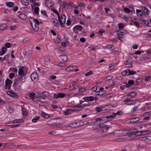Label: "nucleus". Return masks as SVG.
Listing matches in <instances>:
<instances>
[{
    "instance_id": "obj_1",
    "label": "nucleus",
    "mask_w": 151,
    "mask_h": 151,
    "mask_svg": "<svg viewBox=\"0 0 151 151\" xmlns=\"http://www.w3.org/2000/svg\"><path fill=\"white\" fill-rule=\"evenodd\" d=\"M27 96L34 101L36 100L42 102L43 101L42 100H44L45 98V96H41L39 95H27Z\"/></svg>"
},
{
    "instance_id": "obj_2",
    "label": "nucleus",
    "mask_w": 151,
    "mask_h": 151,
    "mask_svg": "<svg viewBox=\"0 0 151 151\" xmlns=\"http://www.w3.org/2000/svg\"><path fill=\"white\" fill-rule=\"evenodd\" d=\"M58 17L60 24L61 26L63 27V25L65 24V22L66 16L63 14H61L60 16V15L58 16Z\"/></svg>"
},
{
    "instance_id": "obj_3",
    "label": "nucleus",
    "mask_w": 151,
    "mask_h": 151,
    "mask_svg": "<svg viewBox=\"0 0 151 151\" xmlns=\"http://www.w3.org/2000/svg\"><path fill=\"white\" fill-rule=\"evenodd\" d=\"M12 83V81L8 78L6 79L5 81V87L6 89H9L11 86V84Z\"/></svg>"
},
{
    "instance_id": "obj_4",
    "label": "nucleus",
    "mask_w": 151,
    "mask_h": 151,
    "mask_svg": "<svg viewBox=\"0 0 151 151\" xmlns=\"http://www.w3.org/2000/svg\"><path fill=\"white\" fill-rule=\"evenodd\" d=\"M21 80L16 79L14 81L13 86L19 88L21 87Z\"/></svg>"
},
{
    "instance_id": "obj_5",
    "label": "nucleus",
    "mask_w": 151,
    "mask_h": 151,
    "mask_svg": "<svg viewBox=\"0 0 151 151\" xmlns=\"http://www.w3.org/2000/svg\"><path fill=\"white\" fill-rule=\"evenodd\" d=\"M30 78L33 81H37L38 78L37 73L36 72L32 73L30 75Z\"/></svg>"
},
{
    "instance_id": "obj_6",
    "label": "nucleus",
    "mask_w": 151,
    "mask_h": 151,
    "mask_svg": "<svg viewBox=\"0 0 151 151\" xmlns=\"http://www.w3.org/2000/svg\"><path fill=\"white\" fill-rule=\"evenodd\" d=\"M76 111H79L76 109L70 108L67 109L65 111L64 114L65 115H68L70 114L71 113Z\"/></svg>"
},
{
    "instance_id": "obj_7",
    "label": "nucleus",
    "mask_w": 151,
    "mask_h": 151,
    "mask_svg": "<svg viewBox=\"0 0 151 151\" xmlns=\"http://www.w3.org/2000/svg\"><path fill=\"white\" fill-rule=\"evenodd\" d=\"M29 21L33 30L35 32H38L39 31V28L38 27L36 28V25L35 24L34 21L31 22L30 21Z\"/></svg>"
},
{
    "instance_id": "obj_8",
    "label": "nucleus",
    "mask_w": 151,
    "mask_h": 151,
    "mask_svg": "<svg viewBox=\"0 0 151 151\" xmlns=\"http://www.w3.org/2000/svg\"><path fill=\"white\" fill-rule=\"evenodd\" d=\"M29 21H30L31 22L34 21L35 24L36 25V28H39L38 26L40 24V23L37 19H35L34 18L31 17L29 19Z\"/></svg>"
},
{
    "instance_id": "obj_9",
    "label": "nucleus",
    "mask_w": 151,
    "mask_h": 151,
    "mask_svg": "<svg viewBox=\"0 0 151 151\" xmlns=\"http://www.w3.org/2000/svg\"><path fill=\"white\" fill-rule=\"evenodd\" d=\"M124 64L126 67L130 68L132 67V62L127 59L125 61Z\"/></svg>"
},
{
    "instance_id": "obj_10",
    "label": "nucleus",
    "mask_w": 151,
    "mask_h": 151,
    "mask_svg": "<svg viewBox=\"0 0 151 151\" xmlns=\"http://www.w3.org/2000/svg\"><path fill=\"white\" fill-rule=\"evenodd\" d=\"M136 14L137 16L138 17H143V16H144L145 14L141 10L137 9Z\"/></svg>"
},
{
    "instance_id": "obj_11",
    "label": "nucleus",
    "mask_w": 151,
    "mask_h": 151,
    "mask_svg": "<svg viewBox=\"0 0 151 151\" xmlns=\"http://www.w3.org/2000/svg\"><path fill=\"white\" fill-rule=\"evenodd\" d=\"M23 67H21L19 69L18 71V73L19 75L21 76H25L26 73L24 74V71L23 68Z\"/></svg>"
},
{
    "instance_id": "obj_12",
    "label": "nucleus",
    "mask_w": 151,
    "mask_h": 151,
    "mask_svg": "<svg viewBox=\"0 0 151 151\" xmlns=\"http://www.w3.org/2000/svg\"><path fill=\"white\" fill-rule=\"evenodd\" d=\"M83 27L81 25H77L75 26L73 28V30L74 32L76 30H78L80 31H81L83 29Z\"/></svg>"
},
{
    "instance_id": "obj_13",
    "label": "nucleus",
    "mask_w": 151,
    "mask_h": 151,
    "mask_svg": "<svg viewBox=\"0 0 151 151\" xmlns=\"http://www.w3.org/2000/svg\"><path fill=\"white\" fill-rule=\"evenodd\" d=\"M130 122L131 123H135L139 120V117H134L130 119Z\"/></svg>"
},
{
    "instance_id": "obj_14",
    "label": "nucleus",
    "mask_w": 151,
    "mask_h": 151,
    "mask_svg": "<svg viewBox=\"0 0 151 151\" xmlns=\"http://www.w3.org/2000/svg\"><path fill=\"white\" fill-rule=\"evenodd\" d=\"M19 17L20 19L22 20L25 19L27 18V16L24 13L20 14L19 15Z\"/></svg>"
},
{
    "instance_id": "obj_15",
    "label": "nucleus",
    "mask_w": 151,
    "mask_h": 151,
    "mask_svg": "<svg viewBox=\"0 0 151 151\" xmlns=\"http://www.w3.org/2000/svg\"><path fill=\"white\" fill-rule=\"evenodd\" d=\"M94 97L92 96L85 97L83 98V99L84 101H92L94 100Z\"/></svg>"
},
{
    "instance_id": "obj_16",
    "label": "nucleus",
    "mask_w": 151,
    "mask_h": 151,
    "mask_svg": "<svg viewBox=\"0 0 151 151\" xmlns=\"http://www.w3.org/2000/svg\"><path fill=\"white\" fill-rule=\"evenodd\" d=\"M141 9L142 11L147 14H149V10L147 8L144 6H142Z\"/></svg>"
},
{
    "instance_id": "obj_17",
    "label": "nucleus",
    "mask_w": 151,
    "mask_h": 151,
    "mask_svg": "<svg viewBox=\"0 0 151 151\" xmlns=\"http://www.w3.org/2000/svg\"><path fill=\"white\" fill-rule=\"evenodd\" d=\"M60 58L62 60L65 62L68 61V58L66 55H60Z\"/></svg>"
},
{
    "instance_id": "obj_18",
    "label": "nucleus",
    "mask_w": 151,
    "mask_h": 151,
    "mask_svg": "<svg viewBox=\"0 0 151 151\" xmlns=\"http://www.w3.org/2000/svg\"><path fill=\"white\" fill-rule=\"evenodd\" d=\"M116 116V115H115V113H113L112 115H111L109 116H106L105 118L108 120H111L112 119L114 118Z\"/></svg>"
},
{
    "instance_id": "obj_19",
    "label": "nucleus",
    "mask_w": 151,
    "mask_h": 151,
    "mask_svg": "<svg viewBox=\"0 0 151 151\" xmlns=\"http://www.w3.org/2000/svg\"><path fill=\"white\" fill-rule=\"evenodd\" d=\"M7 49L5 47H3L1 49V52H0V55H4L6 52Z\"/></svg>"
},
{
    "instance_id": "obj_20",
    "label": "nucleus",
    "mask_w": 151,
    "mask_h": 151,
    "mask_svg": "<svg viewBox=\"0 0 151 151\" xmlns=\"http://www.w3.org/2000/svg\"><path fill=\"white\" fill-rule=\"evenodd\" d=\"M94 124L96 125L101 124L100 120V117H98L96 118V121L94 122Z\"/></svg>"
},
{
    "instance_id": "obj_21",
    "label": "nucleus",
    "mask_w": 151,
    "mask_h": 151,
    "mask_svg": "<svg viewBox=\"0 0 151 151\" xmlns=\"http://www.w3.org/2000/svg\"><path fill=\"white\" fill-rule=\"evenodd\" d=\"M5 4L7 6L10 7H13L14 5V3L11 2H6Z\"/></svg>"
},
{
    "instance_id": "obj_22",
    "label": "nucleus",
    "mask_w": 151,
    "mask_h": 151,
    "mask_svg": "<svg viewBox=\"0 0 151 151\" xmlns=\"http://www.w3.org/2000/svg\"><path fill=\"white\" fill-rule=\"evenodd\" d=\"M53 23L57 27H58L59 26V24L57 20L55 18H53L52 19Z\"/></svg>"
},
{
    "instance_id": "obj_23",
    "label": "nucleus",
    "mask_w": 151,
    "mask_h": 151,
    "mask_svg": "<svg viewBox=\"0 0 151 151\" xmlns=\"http://www.w3.org/2000/svg\"><path fill=\"white\" fill-rule=\"evenodd\" d=\"M22 3L25 6H27L29 5V2L28 0H22Z\"/></svg>"
},
{
    "instance_id": "obj_24",
    "label": "nucleus",
    "mask_w": 151,
    "mask_h": 151,
    "mask_svg": "<svg viewBox=\"0 0 151 151\" xmlns=\"http://www.w3.org/2000/svg\"><path fill=\"white\" fill-rule=\"evenodd\" d=\"M75 67L74 66H70L67 68L66 70L67 71H73L74 70V68H73Z\"/></svg>"
},
{
    "instance_id": "obj_25",
    "label": "nucleus",
    "mask_w": 151,
    "mask_h": 151,
    "mask_svg": "<svg viewBox=\"0 0 151 151\" xmlns=\"http://www.w3.org/2000/svg\"><path fill=\"white\" fill-rule=\"evenodd\" d=\"M5 145L7 147H9L11 148H14L16 147V145L13 144H10L6 143L5 144Z\"/></svg>"
},
{
    "instance_id": "obj_26",
    "label": "nucleus",
    "mask_w": 151,
    "mask_h": 151,
    "mask_svg": "<svg viewBox=\"0 0 151 151\" xmlns=\"http://www.w3.org/2000/svg\"><path fill=\"white\" fill-rule=\"evenodd\" d=\"M127 31L124 29H120L118 32V33L122 35H124L127 33Z\"/></svg>"
},
{
    "instance_id": "obj_27",
    "label": "nucleus",
    "mask_w": 151,
    "mask_h": 151,
    "mask_svg": "<svg viewBox=\"0 0 151 151\" xmlns=\"http://www.w3.org/2000/svg\"><path fill=\"white\" fill-rule=\"evenodd\" d=\"M127 71L128 72V74H127V76H129L131 75H133L136 72L134 71L131 70L129 69H127Z\"/></svg>"
},
{
    "instance_id": "obj_28",
    "label": "nucleus",
    "mask_w": 151,
    "mask_h": 151,
    "mask_svg": "<svg viewBox=\"0 0 151 151\" xmlns=\"http://www.w3.org/2000/svg\"><path fill=\"white\" fill-rule=\"evenodd\" d=\"M41 115L42 117L45 118H47L50 116V115L47 114L44 112H42L41 113Z\"/></svg>"
},
{
    "instance_id": "obj_29",
    "label": "nucleus",
    "mask_w": 151,
    "mask_h": 151,
    "mask_svg": "<svg viewBox=\"0 0 151 151\" xmlns=\"http://www.w3.org/2000/svg\"><path fill=\"white\" fill-rule=\"evenodd\" d=\"M105 48L107 49L111 50H113L115 48L114 47L113 45H106L105 46Z\"/></svg>"
},
{
    "instance_id": "obj_30",
    "label": "nucleus",
    "mask_w": 151,
    "mask_h": 151,
    "mask_svg": "<svg viewBox=\"0 0 151 151\" xmlns=\"http://www.w3.org/2000/svg\"><path fill=\"white\" fill-rule=\"evenodd\" d=\"M106 119V118H105V117H103L102 118H100V121H101V124L105 123L108 121H109V120H107V119Z\"/></svg>"
},
{
    "instance_id": "obj_31",
    "label": "nucleus",
    "mask_w": 151,
    "mask_h": 151,
    "mask_svg": "<svg viewBox=\"0 0 151 151\" xmlns=\"http://www.w3.org/2000/svg\"><path fill=\"white\" fill-rule=\"evenodd\" d=\"M6 25L5 24H2L0 25V30H3L6 29Z\"/></svg>"
},
{
    "instance_id": "obj_32",
    "label": "nucleus",
    "mask_w": 151,
    "mask_h": 151,
    "mask_svg": "<svg viewBox=\"0 0 151 151\" xmlns=\"http://www.w3.org/2000/svg\"><path fill=\"white\" fill-rule=\"evenodd\" d=\"M65 96V95H54V98L57 99L58 98H63Z\"/></svg>"
},
{
    "instance_id": "obj_33",
    "label": "nucleus",
    "mask_w": 151,
    "mask_h": 151,
    "mask_svg": "<svg viewBox=\"0 0 151 151\" xmlns=\"http://www.w3.org/2000/svg\"><path fill=\"white\" fill-rule=\"evenodd\" d=\"M86 101V103L83 104L81 106H80V107H81V108H83V106H87L90 105V104H89V102L87 101Z\"/></svg>"
},
{
    "instance_id": "obj_34",
    "label": "nucleus",
    "mask_w": 151,
    "mask_h": 151,
    "mask_svg": "<svg viewBox=\"0 0 151 151\" xmlns=\"http://www.w3.org/2000/svg\"><path fill=\"white\" fill-rule=\"evenodd\" d=\"M84 4H81L76 7V8L78 9V8L79 7L80 9L82 10L84 8Z\"/></svg>"
},
{
    "instance_id": "obj_35",
    "label": "nucleus",
    "mask_w": 151,
    "mask_h": 151,
    "mask_svg": "<svg viewBox=\"0 0 151 151\" xmlns=\"http://www.w3.org/2000/svg\"><path fill=\"white\" fill-rule=\"evenodd\" d=\"M40 118V116H37L35 117H34L32 120V121L33 123L36 122Z\"/></svg>"
},
{
    "instance_id": "obj_36",
    "label": "nucleus",
    "mask_w": 151,
    "mask_h": 151,
    "mask_svg": "<svg viewBox=\"0 0 151 151\" xmlns=\"http://www.w3.org/2000/svg\"><path fill=\"white\" fill-rule=\"evenodd\" d=\"M77 83V81H73L70 83V86H71L72 87H73V88H72V89H75L76 88V87L74 86V85Z\"/></svg>"
},
{
    "instance_id": "obj_37",
    "label": "nucleus",
    "mask_w": 151,
    "mask_h": 151,
    "mask_svg": "<svg viewBox=\"0 0 151 151\" xmlns=\"http://www.w3.org/2000/svg\"><path fill=\"white\" fill-rule=\"evenodd\" d=\"M129 87V86L127 84V83H126V85H124L123 86H121L120 87V88L121 90H124V88H126Z\"/></svg>"
},
{
    "instance_id": "obj_38",
    "label": "nucleus",
    "mask_w": 151,
    "mask_h": 151,
    "mask_svg": "<svg viewBox=\"0 0 151 151\" xmlns=\"http://www.w3.org/2000/svg\"><path fill=\"white\" fill-rule=\"evenodd\" d=\"M62 6L64 7L66 9H68L69 8L68 4H67L66 2H64L62 4Z\"/></svg>"
},
{
    "instance_id": "obj_39",
    "label": "nucleus",
    "mask_w": 151,
    "mask_h": 151,
    "mask_svg": "<svg viewBox=\"0 0 151 151\" xmlns=\"http://www.w3.org/2000/svg\"><path fill=\"white\" fill-rule=\"evenodd\" d=\"M143 135H146L149 134L151 132L149 130H143Z\"/></svg>"
},
{
    "instance_id": "obj_40",
    "label": "nucleus",
    "mask_w": 151,
    "mask_h": 151,
    "mask_svg": "<svg viewBox=\"0 0 151 151\" xmlns=\"http://www.w3.org/2000/svg\"><path fill=\"white\" fill-rule=\"evenodd\" d=\"M128 71H127V70H124V71H122L121 73V75L122 76H125L127 75V74H128Z\"/></svg>"
},
{
    "instance_id": "obj_41",
    "label": "nucleus",
    "mask_w": 151,
    "mask_h": 151,
    "mask_svg": "<svg viewBox=\"0 0 151 151\" xmlns=\"http://www.w3.org/2000/svg\"><path fill=\"white\" fill-rule=\"evenodd\" d=\"M109 127L106 125H105V127L101 130L102 133L106 132L108 129Z\"/></svg>"
},
{
    "instance_id": "obj_42",
    "label": "nucleus",
    "mask_w": 151,
    "mask_h": 151,
    "mask_svg": "<svg viewBox=\"0 0 151 151\" xmlns=\"http://www.w3.org/2000/svg\"><path fill=\"white\" fill-rule=\"evenodd\" d=\"M77 124H78L77 123H76V122L73 123H72L70 124L69 125V127H73V128L75 127H76V125Z\"/></svg>"
},
{
    "instance_id": "obj_43",
    "label": "nucleus",
    "mask_w": 151,
    "mask_h": 151,
    "mask_svg": "<svg viewBox=\"0 0 151 151\" xmlns=\"http://www.w3.org/2000/svg\"><path fill=\"white\" fill-rule=\"evenodd\" d=\"M147 139H149V138H147V137H139L138 139L141 140H144L145 141L147 140Z\"/></svg>"
},
{
    "instance_id": "obj_44",
    "label": "nucleus",
    "mask_w": 151,
    "mask_h": 151,
    "mask_svg": "<svg viewBox=\"0 0 151 151\" xmlns=\"http://www.w3.org/2000/svg\"><path fill=\"white\" fill-rule=\"evenodd\" d=\"M39 8V7H36L34 8V11L36 14H38Z\"/></svg>"
},
{
    "instance_id": "obj_45",
    "label": "nucleus",
    "mask_w": 151,
    "mask_h": 151,
    "mask_svg": "<svg viewBox=\"0 0 151 151\" xmlns=\"http://www.w3.org/2000/svg\"><path fill=\"white\" fill-rule=\"evenodd\" d=\"M112 77L111 76H109L105 77L104 80L106 81H108L112 79Z\"/></svg>"
},
{
    "instance_id": "obj_46",
    "label": "nucleus",
    "mask_w": 151,
    "mask_h": 151,
    "mask_svg": "<svg viewBox=\"0 0 151 151\" xmlns=\"http://www.w3.org/2000/svg\"><path fill=\"white\" fill-rule=\"evenodd\" d=\"M117 36L118 37V39L120 40L121 41H122L121 39L122 38H123L124 37L123 36V35H122L121 34H117Z\"/></svg>"
},
{
    "instance_id": "obj_47",
    "label": "nucleus",
    "mask_w": 151,
    "mask_h": 151,
    "mask_svg": "<svg viewBox=\"0 0 151 151\" xmlns=\"http://www.w3.org/2000/svg\"><path fill=\"white\" fill-rule=\"evenodd\" d=\"M123 114V112L121 110H119L117 111V112L115 113V115H121Z\"/></svg>"
},
{
    "instance_id": "obj_48",
    "label": "nucleus",
    "mask_w": 151,
    "mask_h": 151,
    "mask_svg": "<svg viewBox=\"0 0 151 151\" xmlns=\"http://www.w3.org/2000/svg\"><path fill=\"white\" fill-rule=\"evenodd\" d=\"M10 70L12 72H13L15 73H17L18 71V70L16 68H10Z\"/></svg>"
},
{
    "instance_id": "obj_49",
    "label": "nucleus",
    "mask_w": 151,
    "mask_h": 151,
    "mask_svg": "<svg viewBox=\"0 0 151 151\" xmlns=\"http://www.w3.org/2000/svg\"><path fill=\"white\" fill-rule=\"evenodd\" d=\"M10 54H7L4 57V58L2 59V61H3L4 60L7 59H8L9 57L10 56Z\"/></svg>"
},
{
    "instance_id": "obj_50",
    "label": "nucleus",
    "mask_w": 151,
    "mask_h": 151,
    "mask_svg": "<svg viewBox=\"0 0 151 151\" xmlns=\"http://www.w3.org/2000/svg\"><path fill=\"white\" fill-rule=\"evenodd\" d=\"M15 76V74L14 73H11L9 74V78L10 79H12L13 77Z\"/></svg>"
},
{
    "instance_id": "obj_51",
    "label": "nucleus",
    "mask_w": 151,
    "mask_h": 151,
    "mask_svg": "<svg viewBox=\"0 0 151 151\" xmlns=\"http://www.w3.org/2000/svg\"><path fill=\"white\" fill-rule=\"evenodd\" d=\"M51 9L54 12L57 14L58 15V16H59V15H60L58 13V12L57 10H55L53 7Z\"/></svg>"
},
{
    "instance_id": "obj_52",
    "label": "nucleus",
    "mask_w": 151,
    "mask_h": 151,
    "mask_svg": "<svg viewBox=\"0 0 151 151\" xmlns=\"http://www.w3.org/2000/svg\"><path fill=\"white\" fill-rule=\"evenodd\" d=\"M41 13L44 15L45 17H47V14L46 12L45 11L42 10L41 12Z\"/></svg>"
},
{
    "instance_id": "obj_53",
    "label": "nucleus",
    "mask_w": 151,
    "mask_h": 151,
    "mask_svg": "<svg viewBox=\"0 0 151 151\" xmlns=\"http://www.w3.org/2000/svg\"><path fill=\"white\" fill-rule=\"evenodd\" d=\"M137 132H130V134L131 136H135L137 135Z\"/></svg>"
},
{
    "instance_id": "obj_54",
    "label": "nucleus",
    "mask_w": 151,
    "mask_h": 151,
    "mask_svg": "<svg viewBox=\"0 0 151 151\" xmlns=\"http://www.w3.org/2000/svg\"><path fill=\"white\" fill-rule=\"evenodd\" d=\"M118 27H119V29H122L124 27V24L123 23H120L119 24Z\"/></svg>"
},
{
    "instance_id": "obj_55",
    "label": "nucleus",
    "mask_w": 151,
    "mask_h": 151,
    "mask_svg": "<svg viewBox=\"0 0 151 151\" xmlns=\"http://www.w3.org/2000/svg\"><path fill=\"white\" fill-rule=\"evenodd\" d=\"M136 102V100H132L131 99V101L130 102H131V103H129V104H127L128 105L134 104H135Z\"/></svg>"
},
{
    "instance_id": "obj_56",
    "label": "nucleus",
    "mask_w": 151,
    "mask_h": 151,
    "mask_svg": "<svg viewBox=\"0 0 151 151\" xmlns=\"http://www.w3.org/2000/svg\"><path fill=\"white\" fill-rule=\"evenodd\" d=\"M93 73L91 71H90L89 72L86 73L85 74V76H88L93 74Z\"/></svg>"
},
{
    "instance_id": "obj_57",
    "label": "nucleus",
    "mask_w": 151,
    "mask_h": 151,
    "mask_svg": "<svg viewBox=\"0 0 151 151\" xmlns=\"http://www.w3.org/2000/svg\"><path fill=\"white\" fill-rule=\"evenodd\" d=\"M7 94H9V93H11L13 95L17 94L16 93H14L13 91L11 90L10 91H7L6 92Z\"/></svg>"
},
{
    "instance_id": "obj_58",
    "label": "nucleus",
    "mask_w": 151,
    "mask_h": 151,
    "mask_svg": "<svg viewBox=\"0 0 151 151\" xmlns=\"http://www.w3.org/2000/svg\"><path fill=\"white\" fill-rule=\"evenodd\" d=\"M124 11L127 13H129L130 12V10L127 8H125L124 9Z\"/></svg>"
},
{
    "instance_id": "obj_59",
    "label": "nucleus",
    "mask_w": 151,
    "mask_h": 151,
    "mask_svg": "<svg viewBox=\"0 0 151 151\" xmlns=\"http://www.w3.org/2000/svg\"><path fill=\"white\" fill-rule=\"evenodd\" d=\"M134 83V81L132 80H129L128 82V84H127L129 86V85H132Z\"/></svg>"
},
{
    "instance_id": "obj_60",
    "label": "nucleus",
    "mask_w": 151,
    "mask_h": 151,
    "mask_svg": "<svg viewBox=\"0 0 151 151\" xmlns=\"http://www.w3.org/2000/svg\"><path fill=\"white\" fill-rule=\"evenodd\" d=\"M133 24L137 27H138L139 25L137 21L134 22H133Z\"/></svg>"
},
{
    "instance_id": "obj_61",
    "label": "nucleus",
    "mask_w": 151,
    "mask_h": 151,
    "mask_svg": "<svg viewBox=\"0 0 151 151\" xmlns=\"http://www.w3.org/2000/svg\"><path fill=\"white\" fill-rule=\"evenodd\" d=\"M96 110L97 112H100L102 111V109L99 107H97L96 108Z\"/></svg>"
},
{
    "instance_id": "obj_62",
    "label": "nucleus",
    "mask_w": 151,
    "mask_h": 151,
    "mask_svg": "<svg viewBox=\"0 0 151 151\" xmlns=\"http://www.w3.org/2000/svg\"><path fill=\"white\" fill-rule=\"evenodd\" d=\"M65 65V64L64 63L60 62L59 63L58 66L61 67H63Z\"/></svg>"
},
{
    "instance_id": "obj_63",
    "label": "nucleus",
    "mask_w": 151,
    "mask_h": 151,
    "mask_svg": "<svg viewBox=\"0 0 151 151\" xmlns=\"http://www.w3.org/2000/svg\"><path fill=\"white\" fill-rule=\"evenodd\" d=\"M86 90V89L84 88H79V91L80 92H84Z\"/></svg>"
},
{
    "instance_id": "obj_64",
    "label": "nucleus",
    "mask_w": 151,
    "mask_h": 151,
    "mask_svg": "<svg viewBox=\"0 0 151 151\" xmlns=\"http://www.w3.org/2000/svg\"><path fill=\"white\" fill-rule=\"evenodd\" d=\"M97 86H95L91 88V90L93 91H97Z\"/></svg>"
}]
</instances>
